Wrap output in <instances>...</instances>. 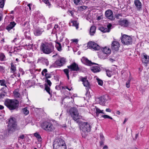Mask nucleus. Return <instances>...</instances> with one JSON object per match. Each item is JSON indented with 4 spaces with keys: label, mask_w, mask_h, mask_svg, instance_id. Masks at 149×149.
Wrapping results in <instances>:
<instances>
[{
    "label": "nucleus",
    "mask_w": 149,
    "mask_h": 149,
    "mask_svg": "<svg viewBox=\"0 0 149 149\" xmlns=\"http://www.w3.org/2000/svg\"><path fill=\"white\" fill-rule=\"evenodd\" d=\"M81 61L83 63L90 66H92L93 64L96 65H97L93 66L91 67V70L94 73L99 72L101 70L100 68L98 66V65L97 64L92 63L86 58L82 57L81 59Z\"/></svg>",
    "instance_id": "nucleus-1"
},
{
    "label": "nucleus",
    "mask_w": 149,
    "mask_h": 149,
    "mask_svg": "<svg viewBox=\"0 0 149 149\" xmlns=\"http://www.w3.org/2000/svg\"><path fill=\"white\" fill-rule=\"evenodd\" d=\"M40 49L44 53L49 54L53 51L54 47L51 44L44 42L41 44Z\"/></svg>",
    "instance_id": "nucleus-2"
},
{
    "label": "nucleus",
    "mask_w": 149,
    "mask_h": 149,
    "mask_svg": "<svg viewBox=\"0 0 149 149\" xmlns=\"http://www.w3.org/2000/svg\"><path fill=\"white\" fill-rule=\"evenodd\" d=\"M80 128L82 136L85 138L88 133L91 131V126L87 122H83L80 125Z\"/></svg>",
    "instance_id": "nucleus-3"
},
{
    "label": "nucleus",
    "mask_w": 149,
    "mask_h": 149,
    "mask_svg": "<svg viewBox=\"0 0 149 149\" xmlns=\"http://www.w3.org/2000/svg\"><path fill=\"white\" fill-rule=\"evenodd\" d=\"M54 149H66V144L64 141L61 139H55L53 144Z\"/></svg>",
    "instance_id": "nucleus-4"
},
{
    "label": "nucleus",
    "mask_w": 149,
    "mask_h": 149,
    "mask_svg": "<svg viewBox=\"0 0 149 149\" xmlns=\"http://www.w3.org/2000/svg\"><path fill=\"white\" fill-rule=\"evenodd\" d=\"M5 105L10 110H14L19 105V102L17 100L7 99L4 102Z\"/></svg>",
    "instance_id": "nucleus-5"
},
{
    "label": "nucleus",
    "mask_w": 149,
    "mask_h": 149,
    "mask_svg": "<svg viewBox=\"0 0 149 149\" xmlns=\"http://www.w3.org/2000/svg\"><path fill=\"white\" fill-rule=\"evenodd\" d=\"M8 127L9 131L18 130L20 129L19 127L17 125L15 118H10Z\"/></svg>",
    "instance_id": "nucleus-6"
},
{
    "label": "nucleus",
    "mask_w": 149,
    "mask_h": 149,
    "mask_svg": "<svg viewBox=\"0 0 149 149\" xmlns=\"http://www.w3.org/2000/svg\"><path fill=\"white\" fill-rule=\"evenodd\" d=\"M70 113L72 119L77 122L79 119L82 118V116L79 115L77 109L75 108H71L70 110Z\"/></svg>",
    "instance_id": "nucleus-7"
},
{
    "label": "nucleus",
    "mask_w": 149,
    "mask_h": 149,
    "mask_svg": "<svg viewBox=\"0 0 149 149\" xmlns=\"http://www.w3.org/2000/svg\"><path fill=\"white\" fill-rule=\"evenodd\" d=\"M41 127L43 130L49 132H52L55 129L52 123L47 121L43 122L42 124Z\"/></svg>",
    "instance_id": "nucleus-8"
},
{
    "label": "nucleus",
    "mask_w": 149,
    "mask_h": 149,
    "mask_svg": "<svg viewBox=\"0 0 149 149\" xmlns=\"http://www.w3.org/2000/svg\"><path fill=\"white\" fill-rule=\"evenodd\" d=\"M121 41L122 43L125 45H129L132 44V39L130 36L126 34L123 35L121 33Z\"/></svg>",
    "instance_id": "nucleus-9"
},
{
    "label": "nucleus",
    "mask_w": 149,
    "mask_h": 149,
    "mask_svg": "<svg viewBox=\"0 0 149 149\" xmlns=\"http://www.w3.org/2000/svg\"><path fill=\"white\" fill-rule=\"evenodd\" d=\"M102 53H100L99 55V57L101 59H105L106 58L107 55L110 54L111 50L110 48L107 47H103L102 49Z\"/></svg>",
    "instance_id": "nucleus-10"
},
{
    "label": "nucleus",
    "mask_w": 149,
    "mask_h": 149,
    "mask_svg": "<svg viewBox=\"0 0 149 149\" xmlns=\"http://www.w3.org/2000/svg\"><path fill=\"white\" fill-rule=\"evenodd\" d=\"M88 46L90 49L95 50H98L100 49V46L97 44L93 41L89 42L88 44Z\"/></svg>",
    "instance_id": "nucleus-11"
},
{
    "label": "nucleus",
    "mask_w": 149,
    "mask_h": 149,
    "mask_svg": "<svg viewBox=\"0 0 149 149\" xmlns=\"http://www.w3.org/2000/svg\"><path fill=\"white\" fill-rule=\"evenodd\" d=\"M67 67L71 71L78 72L80 70L78 64L75 62L72 63L69 66H68Z\"/></svg>",
    "instance_id": "nucleus-12"
},
{
    "label": "nucleus",
    "mask_w": 149,
    "mask_h": 149,
    "mask_svg": "<svg viewBox=\"0 0 149 149\" xmlns=\"http://www.w3.org/2000/svg\"><path fill=\"white\" fill-rule=\"evenodd\" d=\"M65 59L63 57H60L55 62V64L58 66H63L65 63Z\"/></svg>",
    "instance_id": "nucleus-13"
},
{
    "label": "nucleus",
    "mask_w": 149,
    "mask_h": 149,
    "mask_svg": "<svg viewBox=\"0 0 149 149\" xmlns=\"http://www.w3.org/2000/svg\"><path fill=\"white\" fill-rule=\"evenodd\" d=\"M120 46L119 43L117 41H113L111 44V49L114 51L118 50Z\"/></svg>",
    "instance_id": "nucleus-14"
},
{
    "label": "nucleus",
    "mask_w": 149,
    "mask_h": 149,
    "mask_svg": "<svg viewBox=\"0 0 149 149\" xmlns=\"http://www.w3.org/2000/svg\"><path fill=\"white\" fill-rule=\"evenodd\" d=\"M105 15L107 18L110 20L114 19L113 12L111 10H108L105 12Z\"/></svg>",
    "instance_id": "nucleus-15"
},
{
    "label": "nucleus",
    "mask_w": 149,
    "mask_h": 149,
    "mask_svg": "<svg viewBox=\"0 0 149 149\" xmlns=\"http://www.w3.org/2000/svg\"><path fill=\"white\" fill-rule=\"evenodd\" d=\"M81 80L84 86L87 88H86L87 90H88V88L89 87L90 84L88 80L87 79V77H81Z\"/></svg>",
    "instance_id": "nucleus-16"
},
{
    "label": "nucleus",
    "mask_w": 149,
    "mask_h": 149,
    "mask_svg": "<svg viewBox=\"0 0 149 149\" xmlns=\"http://www.w3.org/2000/svg\"><path fill=\"white\" fill-rule=\"evenodd\" d=\"M44 31L43 29L38 28L35 29L34 31V34L36 36H40L42 34Z\"/></svg>",
    "instance_id": "nucleus-17"
},
{
    "label": "nucleus",
    "mask_w": 149,
    "mask_h": 149,
    "mask_svg": "<svg viewBox=\"0 0 149 149\" xmlns=\"http://www.w3.org/2000/svg\"><path fill=\"white\" fill-rule=\"evenodd\" d=\"M16 24V23L14 22H10V24L6 26V29L9 32H10L11 30L13 29Z\"/></svg>",
    "instance_id": "nucleus-18"
},
{
    "label": "nucleus",
    "mask_w": 149,
    "mask_h": 149,
    "mask_svg": "<svg viewBox=\"0 0 149 149\" xmlns=\"http://www.w3.org/2000/svg\"><path fill=\"white\" fill-rule=\"evenodd\" d=\"M119 23L122 26L127 27L128 26L129 23L127 20L124 19L119 21Z\"/></svg>",
    "instance_id": "nucleus-19"
},
{
    "label": "nucleus",
    "mask_w": 149,
    "mask_h": 149,
    "mask_svg": "<svg viewBox=\"0 0 149 149\" xmlns=\"http://www.w3.org/2000/svg\"><path fill=\"white\" fill-rule=\"evenodd\" d=\"M100 104L102 105H104L107 101V99L104 96H102L99 98Z\"/></svg>",
    "instance_id": "nucleus-20"
},
{
    "label": "nucleus",
    "mask_w": 149,
    "mask_h": 149,
    "mask_svg": "<svg viewBox=\"0 0 149 149\" xmlns=\"http://www.w3.org/2000/svg\"><path fill=\"white\" fill-rule=\"evenodd\" d=\"M134 3L138 10H140L141 7V3L139 0H135Z\"/></svg>",
    "instance_id": "nucleus-21"
},
{
    "label": "nucleus",
    "mask_w": 149,
    "mask_h": 149,
    "mask_svg": "<svg viewBox=\"0 0 149 149\" xmlns=\"http://www.w3.org/2000/svg\"><path fill=\"white\" fill-rule=\"evenodd\" d=\"M96 28L95 26H91L90 29V34L91 36L94 35L95 32Z\"/></svg>",
    "instance_id": "nucleus-22"
},
{
    "label": "nucleus",
    "mask_w": 149,
    "mask_h": 149,
    "mask_svg": "<svg viewBox=\"0 0 149 149\" xmlns=\"http://www.w3.org/2000/svg\"><path fill=\"white\" fill-rule=\"evenodd\" d=\"M10 72L15 73L16 70V68L15 65H14L13 63H10Z\"/></svg>",
    "instance_id": "nucleus-23"
},
{
    "label": "nucleus",
    "mask_w": 149,
    "mask_h": 149,
    "mask_svg": "<svg viewBox=\"0 0 149 149\" xmlns=\"http://www.w3.org/2000/svg\"><path fill=\"white\" fill-rule=\"evenodd\" d=\"M95 112H96V114L97 116H98L100 113H101L103 114H104V113L103 112V110H101L96 107H95Z\"/></svg>",
    "instance_id": "nucleus-24"
},
{
    "label": "nucleus",
    "mask_w": 149,
    "mask_h": 149,
    "mask_svg": "<svg viewBox=\"0 0 149 149\" xmlns=\"http://www.w3.org/2000/svg\"><path fill=\"white\" fill-rule=\"evenodd\" d=\"M34 135L38 139V141L39 142H41L42 140V139L40 135L38 133H35L34 134Z\"/></svg>",
    "instance_id": "nucleus-25"
},
{
    "label": "nucleus",
    "mask_w": 149,
    "mask_h": 149,
    "mask_svg": "<svg viewBox=\"0 0 149 149\" xmlns=\"http://www.w3.org/2000/svg\"><path fill=\"white\" fill-rule=\"evenodd\" d=\"M99 29L102 32L105 33L106 32H109L110 30L107 28H104L103 27H100L99 28Z\"/></svg>",
    "instance_id": "nucleus-26"
},
{
    "label": "nucleus",
    "mask_w": 149,
    "mask_h": 149,
    "mask_svg": "<svg viewBox=\"0 0 149 149\" xmlns=\"http://www.w3.org/2000/svg\"><path fill=\"white\" fill-rule=\"evenodd\" d=\"M13 94L15 97L16 98L19 97L20 95V93L18 92V89H15L13 91Z\"/></svg>",
    "instance_id": "nucleus-27"
},
{
    "label": "nucleus",
    "mask_w": 149,
    "mask_h": 149,
    "mask_svg": "<svg viewBox=\"0 0 149 149\" xmlns=\"http://www.w3.org/2000/svg\"><path fill=\"white\" fill-rule=\"evenodd\" d=\"M56 47L58 51L60 52L61 51L62 47L60 43L57 42L56 43Z\"/></svg>",
    "instance_id": "nucleus-28"
},
{
    "label": "nucleus",
    "mask_w": 149,
    "mask_h": 149,
    "mask_svg": "<svg viewBox=\"0 0 149 149\" xmlns=\"http://www.w3.org/2000/svg\"><path fill=\"white\" fill-rule=\"evenodd\" d=\"M71 22L72 23V26H75L76 29H78L79 23L77 22V21L74 20L72 21H71Z\"/></svg>",
    "instance_id": "nucleus-29"
},
{
    "label": "nucleus",
    "mask_w": 149,
    "mask_h": 149,
    "mask_svg": "<svg viewBox=\"0 0 149 149\" xmlns=\"http://www.w3.org/2000/svg\"><path fill=\"white\" fill-rule=\"evenodd\" d=\"M45 89L46 91L50 95H51L52 94V92H50V88L47 85H46L45 84Z\"/></svg>",
    "instance_id": "nucleus-30"
},
{
    "label": "nucleus",
    "mask_w": 149,
    "mask_h": 149,
    "mask_svg": "<svg viewBox=\"0 0 149 149\" xmlns=\"http://www.w3.org/2000/svg\"><path fill=\"white\" fill-rule=\"evenodd\" d=\"M0 84L1 86H4L7 87L6 85V81L5 79L0 80Z\"/></svg>",
    "instance_id": "nucleus-31"
},
{
    "label": "nucleus",
    "mask_w": 149,
    "mask_h": 149,
    "mask_svg": "<svg viewBox=\"0 0 149 149\" xmlns=\"http://www.w3.org/2000/svg\"><path fill=\"white\" fill-rule=\"evenodd\" d=\"M73 2L76 5H81V0H73Z\"/></svg>",
    "instance_id": "nucleus-32"
},
{
    "label": "nucleus",
    "mask_w": 149,
    "mask_h": 149,
    "mask_svg": "<svg viewBox=\"0 0 149 149\" xmlns=\"http://www.w3.org/2000/svg\"><path fill=\"white\" fill-rule=\"evenodd\" d=\"M63 71L65 74L68 79H69V70L67 69H64Z\"/></svg>",
    "instance_id": "nucleus-33"
},
{
    "label": "nucleus",
    "mask_w": 149,
    "mask_h": 149,
    "mask_svg": "<svg viewBox=\"0 0 149 149\" xmlns=\"http://www.w3.org/2000/svg\"><path fill=\"white\" fill-rule=\"evenodd\" d=\"M6 57L4 54L3 53H1L0 54V60L2 61H3Z\"/></svg>",
    "instance_id": "nucleus-34"
},
{
    "label": "nucleus",
    "mask_w": 149,
    "mask_h": 149,
    "mask_svg": "<svg viewBox=\"0 0 149 149\" xmlns=\"http://www.w3.org/2000/svg\"><path fill=\"white\" fill-rule=\"evenodd\" d=\"M42 1L46 4H47L49 6V8H50L51 5V4L50 3L48 0H43Z\"/></svg>",
    "instance_id": "nucleus-35"
},
{
    "label": "nucleus",
    "mask_w": 149,
    "mask_h": 149,
    "mask_svg": "<svg viewBox=\"0 0 149 149\" xmlns=\"http://www.w3.org/2000/svg\"><path fill=\"white\" fill-rule=\"evenodd\" d=\"M106 74L107 76L109 77H111L112 75V72L109 70H106Z\"/></svg>",
    "instance_id": "nucleus-36"
},
{
    "label": "nucleus",
    "mask_w": 149,
    "mask_h": 149,
    "mask_svg": "<svg viewBox=\"0 0 149 149\" xmlns=\"http://www.w3.org/2000/svg\"><path fill=\"white\" fill-rule=\"evenodd\" d=\"M98 84L100 86H102L103 84V82L102 80H101L98 78H96Z\"/></svg>",
    "instance_id": "nucleus-37"
},
{
    "label": "nucleus",
    "mask_w": 149,
    "mask_h": 149,
    "mask_svg": "<svg viewBox=\"0 0 149 149\" xmlns=\"http://www.w3.org/2000/svg\"><path fill=\"white\" fill-rule=\"evenodd\" d=\"M23 110V113L25 115H26L29 113V111L26 108H24Z\"/></svg>",
    "instance_id": "nucleus-38"
},
{
    "label": "nucleus",
    "mask_w": 149,
    "mask_h": 149,
    "mask_svg": "<svg viewBox=\"0 0 149 149\" xmlns=\"http://www.w3.org/2000/svg\"><path fill=\"white\" fill-rule=\"evenodd\" d=\"M42 61L44 64H45L47 66L49 64V61L47 59L43 58L42 60Z\"/></svg>",
    "instance_id": "nucleus-39"
},
{
    "label": "nucleus",
    "mask_w": 149,
    "mask_h": 149,
    "mask_svg": "<svg viewBox=\"0 0 149 149\" xmlns=\"http://www.w3.org/2000/svg\"><path fill=\"white\" fill-rule=\"evenodd\" d=\"M5 1H0V8H3L4 5V3Z\"/></svg>",
    "instance_id": "nucleus-40"
},
{
    "label": "nucleus",
    "mask_w": 149,
    "mask_h": 149,
    "mask_svg": "<svg viewBox=\"0 0 149 149\" xmlns=\"http://www.w3.org/2000/svg\"><path fill=\"white\" fill-rule=\"evenodd\" d=\"M101 116L105 118H108L111 120L113 119V118L112 117L107 115H102Z\"/></svg>",
    "instance_id": "nucleus-41"
},
{
    "label": "nucleus",
    "mask_w": 149,
    "mask_h": 149,
    "mask_svg": "<svg viewBox=\"0 0 149 149\" xmlns=\"http://www.w3.org/2000/svg\"><path fill=\"white\" fill-rule=\"evenodd\" d=\"M130 80L129 79L127 81L126 83V86L127 88H129L130 87Z\"/></svg>",
    "instance_id": "nucleus-42"
},
{
    "label": "nucleus",
    "mask_w": 149,
    "mask_h": 149,
    "mask_svg": "<svg viewBox=\"0 0 149 149\" xmlns=\"http://www.w3.org/2000/svg\"><path fill=\"white\" fill-rule=\"evenodd\" d=\"M45 81L47 83V84L50 86L52 85V83L48 79H46Z\"/></svg>",
    "instance_id": "nucleus-43"
},
{
    "label": "nucleus",
    "mask_w": 149,
    "mask_h": 149,
    "mask_svg": "<svg viewBox=\"0 0 149 149\" xmlns=\"http://www.w3.org/2000/svg\"><path fill=\"white\" fill-rule=\"evenodd\" d=\"M19 71L20 74H21L22 75L24 74V72L22 69L21 68H19Z\"/></svg>",
    "instance_id": "nucleus-44"
},
{
    "label": "nucleus",
    "mask_w": 149,
    "mask_h": 149,
    "mask_svg": "<svg viewBox=\"0 0 149 149\" xmlns=\"http://www.w3.org/2000/svg\"><path fill=\"white\" fill-rule=\"evenodd\" d=\"M45 75L46 78V79L51 77V74H50L46 73Z\"/></svg>",
    "instance_id": "nucleus-45"
},
{
    "label": "nucleus",
    "mask_w": 149,
    "mask_h": 149,
    "mask_svg": "<svg viewBox=\"0 0 149 149\" xmlns=\"http://www.w3.org/2000/svg\"><path fill=\"white\" fill-rule=\"evenodd\" d=\"M142 61L143 63H145L146 64L149 61V60H146V59H142Z\"/></svg>",
    "instance_id": "nucleus-46"
},
{
    "label": "nucleus",
    "mask_w": 149,
    "mask_h": 149,
    "mask_svg": "<svg viewBox=\"0 0 149 149\" xmlns=\"http://www.w3.org/2000/svg\"><path fill=\"white\" fill-rule=\"evenodd\" d=\"M142 59L149 60V57H148L146 55H144L143 57L142 58Z\"/></svg>",
    "instance_id": "nucleus-47"
},
{
    "label": "nucleus",
    "mask_w": 149,
    "mask_h": 149,
    "mask_svg": "<svg viewBox=\"0 0 149 149\" xmlns=\"http://www.w3.org/2000/svg\"><path fill=\"white\" fill-rule=\"evenodd\" d=\"M100 138L101 140L102 141H104V136L102 135V134H100Z\"/></svg>",
    "instance_id": "nucleus-48"
},
{
    "label": "nucleus",
    "mask_w": 149,
    "mask_h": 149,
    "mask_svg": "<svg viewBox=\"0 0 149 149\" xmlns=\"http://www.w3.org/2000/svg\"><path fill=\"white\" fill-rule=\"evenodd\" d=\"M25 136L23 134L20 135L19 136V138L22 139H23L25 138Z\"/></svg>",
    "instance_id": "nucleus-49"
},
{
    "label": "nucleus",
    "mask_w": 149,
    "mask_h": 149,
    "mask_svg": "<svg viewBox=\"0 0 149 149\" xmlns=\"http://www.w3.org/2000/svg\"><path fill=\"white\" fill-rule=\"evenodd\" d=\"M80 8H81L82 9H83V10L85 9H86L87 8V7L86 6H82L80 7Z\"/></svg>",
    "instance_id": "nucleus-50"
},
{
    "label": "nucleus",
    "mask_w": 149,
    "mask_h": 149,
    "mask_svg": "<svg viewBox=\"0 0 149 149\" xmlns=\"http://www.w3.org/2000/svg\"><path fill=\"white\" fill-rule=\"evenodd\" d=\"M111 26L112 25L111 24H109L107 25V28L109 29L110 30V29Z\"/></svg>",
    "instance_id": "nucleus-51"
},
{
    "label": "nucleus",
    "mask_w": 149,
    "mask_h": 149,
    "mask_svg": "<svg viewBox=\"0 0 149 149\" xmlns=\"http://www.w3.org/2000/svg\"><path fill=\"white\" fill-rule=\"evenodd\" d=\"M32 5V3H29L27 5V6L29 7V10H31V6Z\"/></svg>",
    "instance_id": "nucleus-52"
},
{
    "label": "nucleus",
    "mask_w": 149,
    "mask_h": 149,
    "mask_svg": "<svg viewBox=\"0 0 149 149\" xmlns=\"http://www.w3.org/2000/svg\"><path fill=\"white\" fill-rule=\"evenodd\" d=\"M26 39H27L28 40H31V38L30 36H27V35L26 36Z\"/></svg>",
    "instance_id": "nucleus-53"
},
{
    "label": "nucleus",
    "mask_w": 149,
    "mask_h": 149,
    "mask_svg": "<svg viewBox=\"0 0 149 149\" xmlns=\"http://www.w3.org/2000/svg\"><path fill=\"white\" fill-rule=\"evenodd\" d=\"M102 15L100 16H98L97 17V20H100V19H102Z\"/></svg>",
    "instance_id": "nucleus-54"
},
{
    "label": "nucleus",
    "mask_w": 149,
    "mask_h": 149,
    "mask_svg": "<svg viewBox=\"0 0 149 149\" xmlns=\"http://www.w3.org/2000/svg\"><path fill=\"white\" fill-rule=\"evenodd\" d=\"M55 88L57 90H59L60 89V87L59 86L57 85L55 87Z\"/></svg>",
    "instance_id": "nucleus-55"
},
{
    "label": "nucleus",
    "mask_w": 149,
    "mask_h": 149,
    "mask_svg": "<svg viewBox=\"0 0 149 149\" xmlns=\"http://www.w3.org/2000/svg\"><path fill=\"white\" fill-rule=\"evenodd\" d=\"M16 73H13V74L11 76H10L11 77L14 78L15 77H16Z\"/></svg>",
    "instance_id": "nucleus-56"
},
{
    "label": "nucleus",
    "mask_w": 149,
    "mask_h": 149,
    "mask_svg": "<svg viewBox=\"0 0 149 149\" xmlns=\"http://www.w3.org/2000/svg\"><path fill=\"white\" fill-rule=\"evenodd\" d=\"M106 111L107 112H111V110L109 108H107L106 109Z\"/></svg>",
    "instance_id": "nucleus-57"
},
{
    "label": "nucleus",
    "mask_w": 149,
    "mask_h": 149,
    "mask_svg": "<svg viewBox=\"0 0 149 149\" xmlns=\"http://www.w3.org/2000/svg\"><path fill=\"white\" fill-rule=\"evenodd\" d=\"M116 113L117 114L119 115H120V112L119 111L117 110V111H116Z\"/></svg>",
    "instance_id": "nucleus-58"
},
{
    "label": "nucleus",
    "mask_w": 149,
    "mask_h": 149,
    "mask_svg": "<svg viewBox=\"0 0 149 149\" xmlns=\"http://www.w3.org/2000/svg\"><path fill=\"white\" fill-rule=\"evenodd\" d=\"M65 88L68 89L69 91H71L72 89V87H71L70 88H68L67 86H65Z\"/></svg>",
    "instance_id": "nucleus-59"
},
{
    "label": "nucleus",
    "mask_w": 149,
    "mask_h": 149,
    "mask_svg": "<svg viewBox=\"0 0 149 149\" xmlns=\"http://www.w3.org/2000/svg\"><path fill=\"white\" fill-rule=\"evenodd\" d=\"M4 68L3 67V66H0V71H2L3 70H4Z\"/></svg>",
    "instance_id": "nucleus-60"
},
{
    "label": "nucleus",
    "mask_w": 149,
    "mask_h": 149,
    "mask_svg": "<svg viewBox=\"0 0 149 149\" xmlns=\"http://www.w3.org/2000/svg\"><path fill=\"white\" fill-rule=\"evenodd\" d=\"M73 41L75 42H78L77 39H74L73 40Z\"/></svg>",
    "instance_id": "nucleus-61"
},
{
    "label": "nucleus",
    "mask_w": 149,
    "mask_h": 149,
    "mask_svg": "<svg viewBox=\"0 0 149 149\" xmlns=\"http://www.w3.org/2000/svg\"><path fill=\"white\" fill-rule=\"evenodd\" d=\"M2 15L0 13V21H1L2 19Z\"/></svg>",
    "instance_id": "nucleus-62"
},
{
    "label": "nucleus",
    "mask_w": 149,
    "mask_h": 149,
    "mask_svg": "<svg viewBox=\"0 0 149 149\" xmlns=\"http://www.w3.org/2000/svg\"><path fill=\"white\" fill-rule=\"evenodd\" d=\"M42 71L44 73H45L47 72V70L46 69H45L43 70Z\"/></svg>",
    "instance_id": "nucleus-63"
},
{
    "label": "nucleus",
    "mask_w": 149,
    "mask_h": 149,
    "mask_svg": "<svg viewBox=\"0 0 149 149\" xmlns=\"http://www.w3.org/2000/svg\"><path fill=\"white\" fill-rule=\"evenodd\" d=\"M37 146L38 147L40 148L41 146V144L40 143H38L37 145Z\"/></svg>",
    "instance_id": "nucleus-64"
}]
</instances>
